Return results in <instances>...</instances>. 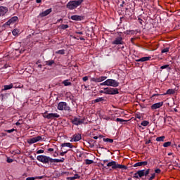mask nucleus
Wrapping results in <instances>:
<instances>
[{"mask_svg": "<svg viewBox=\"0 0 180 180\" xmlns=\"http://www.w3.org/2000/svg\"><path fill=\"white\" fill-rule=\"evenodd\" d=\"M82 2H84V0L70 1L67 4L66 6L68 9L72 11V9H77Z\"/></svg>", "mask_w": 180, "mask_h": 180, "instance_id": "obj_1", "label": "nucleus"}, {"mask_svg": "<svg viewBox=\"0 0 180 180\" xmlns=\"http://www.w3.org/2000/svg\"><path fill=\"white\" fill-rule=\"evenodd\" d=\"M106 167H112V169H127V167L123 165L118 164L116 161H111L106 165Z\"/></svg>", "mask_w": 180, "mask_h": 180, "instance_id": "obj_2", "label": "nucleus"}, {"mask_svg": "<svg viewBox=\"0 0 180 180\" xmlns=\"http://www.w3.org/2000/svg\"><path fill=\"white\" fill-rule=\"evenodd\" d=\"M37 160L43 164H51V158L46 155H38Z\"/></svg>", "mask_w": 180, "mask_h": 180, "instance_id": "obj_3", "label": "nucleus"}, {"mask_svg": "<svg viewBox=\"0 0 180 180\" xmlns=\"http://www.w3.org/2000/svg\"><path fill=\"white\" fill-rule=\"evenodd\" d=\"M58 110H68V112H71V108L68 106L65 102H60L58 104Z\"/></svg>", "mask_w": 180, "mask_h": 180, "instance_id": "obj_4", "label": "nucleus"}, {"mask_svg": "<svg viewBox=\"0 0 180 180\" xmlns=\"http://www.w3.org/2000/svg\"><path fill=\"white\" fill-rule=\"evenodd\" d=\"M104 91L105 95H117L119 94V89L110 87L104 88Z\"/></svg>", "mask_w": 180, "mask_h": 180, "instance_id": "obj_5", "label": "nucleus"}, {"mask_svg": "<svg viewBox=\"0 0 180 180\" xmlns=\"http://www.w3.org/2000/svg\"><path fill=\"white\" fill-rule=\"evenodd\" d=\"M46 113L47 111H46L42 116L43 117H44V119H48L49 120L53 119H58V117H60V115H58V113H49L48 115H46Z\"/></svg>", "mask_w": 180, "mask_h": 180, "instance_id": "obj_6", "label": "nucleus"}, {"mask_svg": "<svg viewBox=\"0 0 180 180\" xmlns=\"http://www.w3.org/2000/svg\"><path fill=\"white\" fill-rule=\"evenodd\" d=\"M71 122L72 124H75V126H79L81 124H84L85 122V118H78V117H74L73 119L71 120Z\"/></svg>", "mask_w": 180, "mask_h": 180, "instance_id": "obj_7", "label": "nucleus"}, {"mask_svg": "<svg viewBox=\"0 0 180 180\" xmlns=\"http://www.w3.org/2000/svg\"><path fill=\"white\" fill-rule=\"evenodd\" d=\"M107 86H113V88H117V86H119V82L112 79H108Z\"/></svg>", "mask_w": 180, "mask_h": 180, "instance_id": "obj_8", "label": "nucleus"}, {"mask_svg": "<svg viewBox=\"0 0 180 180\" xmlns=\"http://www.w3.org/2000/svg\"><path fill=\"white\" fill-rule=\"evenodd\" d=\"M139 179L143 178V176H147L150 174V169H148L146 171L145 169L139 170L137 172Z\"/></svg>", "mask_w": 180, "mask_h": 180, "instance_id": "obj_9", "label": "nucleus"}, {"mask_svg": "<svg viewBox=\"0 0 180 180\" xmlns=\"http://www.w3.org/2000/svg\"><path fill=\"white\" fill-rule=\"evenodd\" d=\"M112 44H116L120 45V44H124V41H123V37L120 35L119 37H117L112 42Z\"/></svg>", "mask_w": 180, "mask_h": 180, "instance_id": "obj_10", "label": "nucleus"}, {"mask_svg": "<svg viewBox=\"0 0 180 180\" xmlns=\"http://www.w3.org/2000/svg\"><path fill=\"white\" fill-rule=\"evenodd\" d=\"M108 78V77L106 76H101L100 77H93L91 79V81L93 82H102V81H105V79H106Z\"/></svg>", "mask_w": 180, "mask_h": 180, "instance_id": "obj_11", "label": "nucleus"}, {"mask_svg": "<svg viewBox=\"0 0 180 180\" xmlns=\"http://www.w3.org/2000/svg\"><path fill=\"white\" fill-rule=\"evenodd\" d=\"M41 140V136H39L37 137H34L32 139H30L27 141V143L29 144H34V143H37V141H40Z\"/></svg>", "mask_w": 180, "mask_h": 180, "instance_id": "obj_12", "label": "nucleus"}, {"mask_svg": "<svg viewBox=\"0 0 180 180\" xmlns=\"http://www.w3.org/2000/svg\"><path fill=\"white\" fill-rule=\"evenodd\" d=\"M81 139H82V136H81V134H75L73 135L72 139L70 140V141H79V140H81Z\"/></svg>", "mask_w": 180, "mask_h": 180, "instance_id": "obj_13", "label": "nucleus"}, {"mask_svg": "<svg viewBox=\"0 0 180 180\" xmlns=\"http://www.w3.org/2000/svg\"><path fill=\"white\" fill-rule=\"evenodd\" d=\"M163 105H164L163 102L156 103L152 105L151 109L152 110H155V109H160V108H161V106H162Z\"/></svg>", "mask_w": 180, "mask_h": 180, "instance_id": "obj_14", "label": "nucleus"}, {"mask_svg": "<svg viewBox=\"0 0 180 180\" xmlns=\"http://www.w3.org/2000/svg\"><path fill=\"white\" fill-rule=\"evenodd\" d=\"M51 12H53V10L51 8L47 9V10L44 11V12L40 13L39 16H41V18H44L45 16L50 15Z\"/></svg>", "mask_w": 180, "mask_h": 180, "instance_id": "obj_15", "label": "nucleus"}, {"mask_svg": "<svg viewBox=\"0 0 180 180\" xmlns=\"http://www.w3.org/2000/svg\"><path fill=\"white\" fill-rule=\"evenodd\" d=\"M18 19V18L17 16L12 17L9 20L6 22V25L7 26H10L11 25H12V23H15V22H17Z\"/></svg>", "mask_w": 180, "mask_h": 180, "instance_id": "obj_16", "label": "nucleus"}, {"mask_svg": "<svg viewBox=\"0 0 180 180\" xmlns=\"http://www.w3.org/2000/svg\"><path fill=\"white\" fill-rule=\"evenodd\" d=\"M147 164H148V162L147 161H143V162H136L134 165V167H146V165H147Z\"/></svg>", "mask_w": 180, "mask_h": 180, "instance_id": "obj_17", "label": "nucleus"}, {"mask_svg": "<svg viewBox=\"0 0 180 180\" xmlns=\"http://www.w3.org/2000/svg\"><path fill=\"white\" fill-rule=\"evenodd\" d=\"M8 12V7L0 6V16H4Z\"/></svg>", "mask_w": 180, "mask_h": 180, "instance_id": "obj_18", "label": "nucleus"}, {"mask_svg": "<svg viewBox=\"0 0 180 180\" xmlns=\"http://www.w3.org/2000/svg\"><path fill=\"white\" fill-rule=\"evenodd\" d=\"M149 60H151V57L150 56H148V57H143V58H141L138 60H136V61L137 63H144L146 61H148Z\"/></svg>", "mask_w": 180, "mask_h": 180, "instance_id": "obj_19", "label": "nucleus"}, {"mask_svg": "<svg viewBox=\"0 0 180 180\" xmlns=\"http://www.w3.org/2000/svg\"><path fill=\"white\" fill-rule=\"evenodd\" d=\"M70 19H72V20L79 21V20H82L83 18L81 15H73L70 17Z\"/></svg>", "mask_w": 180, "mask_h": 180, "instance_id": "obj_20", "label": "nucleus"}, {"mask_svg": "<svg viewBox=\"0 0 180 180\" xmlns=\"http://www.w3.org/2000/svg\"><path fill=\"white\" fill-rule=\"evenodd\" d=\"M65 161V158H62L60 159H53L51 158V164H53V162H64Z\"/></svg>", "mask_w": 180, "mask_h": 180, "instance_id": "obj_21", "label": "nucleus"}, {"mask_svg": "<svg viewBox=\"0 0 180 180\" xmlns=\"http://www.w3.org/2000/svg\"><path fill=\"white\" fill-rule=\"evenodd\" d=\"M61 147H69V148H73L74 146L71 143H64L61 144Z\"/></svg>", "mask_w": 180, "mask_h": 180, "instance_id": "obj_22", "label": "nucleus"}, {"mask_svg": "<svg viewBox=\"0 0 180 180\" xmlns=\"http://www.w3.org/2000/svg\"><path fill=\"white\" fill-rule=\"evenodd\" d=\"M175 94V90L172 89H169L164 95H174Z\"/></svg>", "mask_w": 180, "mask_h": 180, "instance_id": "obj_23", "label": "nucleus"}, {"mask_svg": "<svg viewBox=\"0 0 180 180\" xmlns=\"http://www.w3.org/2000/svg\"><path fill=\"white\" fill-rule=\"evenodd\" d=\"M62 84H63V85L65 86H71L72 84L68 80V79H65L64 80Z\"/></svg>", "mask_w": 180, "mask_h": 180, "instance_id": "obj_24", "label": "nucleus"}, {"mask_svg": "<svg viewBox=\"0 0 180 180\" xmlns=\"http://www.w3.org/2000/svg\"><path fill=\"white\" fill-rule=\"evenodd\" d=\"M13 88V84H11L9 85H5L4 86V91H8L9 89H12Z\"/></svg>", "mask_w": 180, "mask_h": 180, "instance_id": "obj_25", "label": "nucleus"}, {"mask_svg": "<svg viewBox=\"0 0 180 180\" xmlns=\"http://www.w3.org/2000/svg\"><path fill=\"white\" fill-rule=\"evenodd\" d=\"M103 101H105V98H103V97H100L94 100V103H98V102H103Z\"/></svg>", "mask_w": 180, "mask_h": 180, "instance_id": "obj_26", "label": "nucleus"}, {"mask_svg": "<svg viewBox=\"0 0 180 180\" xmlns=\"http://www.w3.org/2000/svg\"><path fill=\"white\" fill-rule=\"evenodd\" d=\"M85 163L86 165H91V164H94V160H89V159H86Z\"/></svg>", "mask_w": 180, "mask_h": 180, "instance_id": "obj_27", "label": "nucleus"}, {"mask_svg": "<svg viewBox=\"0 0 180 180\" xmlns=\"http://www.w3.org/2000/svg\"><path fill=\"white\" fill-rule=\"evenodd\" d=\"M103 140V141H105V143H113V139H109V138L105 139L104 138Z\"/></svg>", "mask_w": 180, "mask_h": 180, "instance_id": "obj_28", "label": "nucleus"}, {"mask_svg": "<svg viewBox=\"0 0 180 180\" xmlns=\"http://www.w3.org/2000/svg\"><path fill=\"white\" fill-rule=\"evenodd\" d=\"M141 126H148L150 124V122L147 121V120H144L141 123Z\"/></svg>", "mask_w": 180, "mask_h": 180, "instance_id": "obj_29", "label": "nucleus"}, {"mask_svg": "<svg viewBox=\"0 0 180 180\" xmlns=\"http://www.w3.org/2000/svg\"><path fill=\"white\" fill-rule=\"evenodd\" d=\"M56 54L64 55V54H65V50L61 49V50L57 51L56 52Z\"/></svg>", "mask_w": 180, "mask_h": 180, "instance_id": "obj_30", "label": "nucleus"}, {"mask_svg": "<svg viewBox=\"0 0 180 180\" xmlns=\"http://www.w3.org/2000/svg\"><path fill=\"white\" fill-rule=\"evenodd\" d=\"M165 139V136H160L156 138V141H164V139Z\"/></svg>", "mask_w": 180, "mask_h": 180, "instance_id": "obj_31", "label": "nucleus"}, {"mask_svg": "<svg viewBox=\"0 0 180 180\" xmlns=\"http://www.w3.org/2000/svg\"><path fill=\"white\" fill-rule=\"evenodd\" d=\"M165 68H168L169 70H171L169 65H165L160 67V70H165Z\"/></svg>", "mask_w": 180, "mask_h": 180, "instance_id": "obj_32", "label": "nucleus"}, {"mask_svg": "<svg viewBox=\"0 0 180 180\" xmlns=\"http://www.w3.org/2000/svg\"><path fill=\"white\" fill-rule=\"evenodd\" d=\"M18 130L15 129H7L6 130V133H13V131H17Z\"/></svg>", "mask_w": 180, "mask_h": 180, "instance_id": "obj_33", "label": "nucleus"}, {"mask_svg": "<svg viewBox=\"0 0 180 180\" xmlns=\"http://www.w3.org/2000/svg\"><path fill=\"white\" fill-rule=\"evenodd\" d=\"M46 65L51 66L52 64H54V60H48L46 63Z\"/></svg>", "mask_w": 180, "mask_h": 180, "instance_id": "obj_34", "label": "nucleus"}, {"mask_svg": "<svg viewBox=\"0 0 180 180\" xmlns=\"http://www.w3.org/2000/svg\"><path fill=\"white\" fill-rule=\"evenodd\" d=\"M168 51H169V48H165L164 49H162V50L161 51V53H168Z\"/></svg>", "mask_w": 180, "mask_h": 180, "instance_id": "obj_35", "label": "nucleus"}, {"mask_svg": "<svg viewBox=\"0 0 180 180\" xmlns=\"http://www.w3.org/2000/svg\"><path fill=\"white\" fill-rule=\"evenodd\" d=\"M69 26L68 25H62L60 28L63 29V30H65V29H68Z\"/></svg>", "mask_w": 180, "mask_h": 180, "instance_id": "obj_36", "label": "nucleus"}, {"mask_svg": "<svg viewBox=\"0 0 180 180\" xmlns=\"http://www.w3.org/2000/svg\"><path fill=\"white\" fill-rule=\"evenodd\" d=\"M169 146H171V142H170V141L165 142V143L163 144V147H169Z\"/></svg>", "mask_w": 180, "mask_h": 180, "instance_id": "obj_37", "label": "nucleus"}, {"mask_svg": "<svg viewBox=\"0 0 180 180\" xmlns=\"http://www.w3.org/2000/svg\"><path fill=\"white\" fill-rule=\"evenodd\" d=\"M13 36H16V34H18L19 33V31L17 29H15L13 30L12 32Z\"/></svg>", "mask_w": 180, "mask_h": 180, "instance_id": "obj_38", "label": "nucleus"}, {"mask_svg": "<svg viewBox=\"0 0 180 180\" xmlns=\"http://www.w3.org/2000/svg\"><path fill=\"white\" fill-rule=\"evenodd\" d=\"M115 121L117 122H120V123H123V122H127L126 120H123V119H121V118H117L115 120Z\"/></svg>", "mask_w": 180, "mask_h": 180, "instance_id": "obj_39", "label": "nucleus"}, {"mask_svg": "<svg viewBox=\"0 0 180 180\" xmlns=\"http://www.w3.org/2000/svg\"><path fill=\"white\" fill-rule=\"evenodd\" d=\"M100 85H101V86H108V82H107V80H105V81L103 82V83H101Z\"/></svg>", "mask_w": 180, "mask_h": 180, "instance_id": "obj_40", "label": "nucleus"}, {"mask_svg": "<svg viewBox=\"0 0 180 180\" xmlns=\"http://www.w3.org/2000/svg\"><path fill=\"white\" fill-rule=\"evenodd\" d=\"M153 178H155V173L151 174V176L148 178V180H153Z\"/></svg>", "mask_w": 180, "mask_h": 180, "instance_id": "obj_41", "label": "nucleus"}, {"mask_svg": "<svg viewBox=\"0 0 180 180\" xmlns=\"http://www.w3.org/2000/svg\"><path fill=\"white\" fill-rule=\"evenodd\" d=\"M133 178H136L137 179H140V177H139V174H137V172L134 174Z\"/></svg>", "mask_w": 180, "mask_h": 180, "instance_id": "obj_42", "label": "nucleus"}, {"mask_svg": "<svg viewBox=\"0 0 180 180\" xmlns=\"http://www.w3.org/2000/svg\"><path fill=\"white\" fill-rule=\"evenodd\" d=\"M43 153H44V150H39L37 151V154H43Z\"/></svg>", "mask_w": 180, "mask_h": 180, "instance_id": "obj_43", "label": "nucleus"}, {"mask_svg": "<svg viewBox=\"0 0 180 180\" xmlns=\"http://www.w3.org/2000/svg\"><path fill=\"white\" fill-rule=\"evenodd\" d=\"M7 162H8V164H11V162H13V159L11 158H7Z\"/></svg>", "mask_w": 180, "mask_h": 180, "instance_id": "obj_44", "label": "nucleus"}, {"mask_svg": "<svg viewBox=\"0 0 180 180\" xmlns=\"http://www.w3.org/2000/svg\"><path fill=\"white\" fill-rule=\"evenodd\" d=\"M67 153H68V150H65V151L61 152V153H60V155H61L62 157H63V155H64L65 154H67Z\"/></svg>", "mask_w": 180, "mask_h": 180, "instance_id": "obj_45", "label": "nucleus"}, {"mask_svg": "<svg viewBox=\"0 0 180 180\" xmlns=\"http://www.w3.org/2000/svg\"><path fill=\"white\" fill-rule=\"evenodd\" d=\"M75 179H79L80 176L78 174H75L74 175Z\"/></svg>", "mask_w": 180, "mask_h": 180, "instance_id": "obj_46", "label": "nucleus"}, {"mask_svg": "<svg viewBox=\"0 0 180 180\" xmlns=\"http://www.w3.org/2000/svg\"><path fill=\"white\" fill-rule=\"evenodd\" d=\"M43 178H44V176H35V179H43Z\"/></svg>", "mask_w": 180, "mask_h": 180, "instance_id": "obj_47", "label": "nucleus"}, {"mask_svg": "<svg viewBox=\"0 0 180 180\" xmlns=\"http://www.w3.org/2000/svg\"><path fill=\"white\" fill-rule=\"evenodd\" d=\"M155 172L156 174H160V173L161 172V169H156L155 170Z\"/></svg>", "mask_w": 180, "mask_h": 180, "instance_id": "obj_48", "label": "nucleus"}, {"mask_svg": "<svg viewBox=\"0 0 180 180\" xmlns=\"http://www.w3.org/2000/svg\"><path fill=\"white\" fill-rule=\"evenodd\" d=\"M36 179V177H27L26 180H34Z\"/></svg>", "mask_w": 180, "mask_h": 180, "instance_id": "obj_49", "label": "nucleus"}, {"mask_svg": "<svg viewBox=\"0 0 180 180\" xmlns=\"http://www.w3.org/2000/svg\"><path fill=\"white\" fill-rule=\"evenodd\" d=\"M82 79L84 82H86V81H88V76L84 77Z\"/></svg>", "mask_w": 180, "mask_h": 180, "instance_id": "obj_50", "label": "nucleus"}, {"mask_svg": "<svg viewBox=\"0 0 180 180\" xmlns=\"http://www.w3.org/2000/svg\"><path fill=\"white\" fill-rule=\"evenodd\" d=\"M138 20H139L140 25H143V19L139 18H138Z\"/></svg>", "mask_w": 180, "mask_h": 180, "instance_id": "obj_51", "label": "nucleus"}, {"mask_svg": "<svg viewBox=\"0 0 180 180\" xmlns=\"http://www.w3.org/2000/svg\"><path fill=\"white\" fill-rule=\"evenodd\" d=\"M67 179H68V180H75V178L74 176H72V177H67Z\"/></svg>", "mask_w": 180, "mask_h": 180, "instance_id": "obj_52", "label": "nucleus"}, {"mask_svg": "<svg viewBox=\"0 0 180 180\" xmlns=\"http://www.w3.org/2000/svg\"><path fill=\"white\" fill-rule=\"evenodd\" d=\"M105 162H103L101 163V167H103V168H106V166H105Z\"/></svg>", "mask_w": 180, "mask_h": 180, "instance_id": "obj_53", "label": "nucleus"}, {"mask_svg": "<svg viewBox=\"0 0 180 180\" xmlns=\"http://www.w3.org/2000/svg\"><path fill=\"white\" fill-rule=\"evenodd\" d=\"M68 172H63L62 173H61V174L62 175H68Z\"/></svg>", "mask_w": 180, "mask_h": 180, "instance_id": "obj_54", "label": "nucleus"}, {"mask_svg": "<svg viewBox=\"0 0 180 180\" xmlns=\"http://www.w3.org/2000/svg\"><path fill=\"white\" fill-rule=\"evenodd\" d=\"M131 32V34H133V33H134V30H131V31H127V34H130V32Z\"/></svg>", "mask_w": 180, "mask_h": 180, "instance_id": "obj_55", "label": "nucleus"}, {"mask_svg": "<svg viewBox=\"0 0 180 180\" xmlns=\"http://www.w3.org/2000/svg\"><path fill=\"white\" fill-rule=\"evenodd\" d=\"M76 34H84V32H76Z\"/></svg>", "mask_w": 180, "mask_h": 180, "instance_id": "obj_56", "label": "nucleus"}, {"mask_svg": "<svg viewBox=\"0 0 180 180\" xmlns=\"http://www.w3.org/2000/svg\"><path fill=\"white\" fill-rule=\"evenodd\" d=\"M48 151L52 152V151H54V149H53V148H49L48 149Z\"/></svg>", "mask_w": 180, "mask_h": 180, "instance_id": "obj_57", "label": "nucleus"}, {"mask_svg": "<svg viewBox=\"0 0 180 180\" xmlns=\"http://www.w3.org/2000/svg\"><path fill=\"white\" fill-rule=\"evenodd\" d=\"M59 22H63V18L57 20L56 23H59Z\"/></svg>", "mask_w": 180, "mask_h": 180, "instance_id": "obj_58", "label": "nucleus"}, {"mask_svg": "<svg viewBox=\"0 0 180 180\" xmlns=\"http://www.w3.org/2000/svg\"><path fill=\"white\" fill-rule=\"evenodd\" d=\"M93 139H94V140H98V139H99V136H94Z\"/></svg>", "mask_w": 180, "mask_h": 180, "instance_id": "obj_59", "label": "nucleus"}, {"mask_svg": "<svg viewBox=\"0 0 180 180\" xmlns=\"http://www.w3.org/2000/svg\"><path fill=\"white\" fill-rule=\"evenodd\" d=\"M15 125H16V126H20V122H17L15 123Z\"/></svg>", "mask_w": 180, "mask_h": 180, "instance_id": "obj_60", "label": "nucleus"}, {"mask_svg": "<svg viewBox=\"0 0 180 180\" xmlns=\"http://www.w3.org/2000/svg\"><path fill=\"white\" fill-rule=\"evenodd\" d=\"M36 2H37V4H40V3H41V0H36Z\"/></svg>", "mask_w": 180, "mask_h": 180, "instance_id": "obj_61", "label": "nucleus"}, {"mask_svg": "<svg viewBox=\"0 0 180 180\" xmlns=\"http://www.w3.org/2000/svg\"><path fill=\"white\" fill-rule=\"evenodd\" d=\"M152 96H153H153H160V94H153Z\"/></svg>", "mask_w": 180, "mask_h": 180, "instance_id": "obj_62", "label": "nucleus"}, {"mask_svg": "<svg viewBox=\"0 0 180 180\" xmlns=\"http://www.w3.org/2000/svg\"><path fill=\"white\" fill-rule=\"evenodd\" d=\"M79 40H82V41H84V40H85V38H84V37H81L79 38Z\"/></svg>", "mask_w": 180, "mask_h": 180, "instance_id": "obj_63", "label": "nucleus"}, {"mask_svg": "<svg viewBox=\"0 0 180 180\" xmlns=\"http://www.w3.org/2000/svg\"><path fill=\"white\" fill-rule=\"evenodd\" d=\"M42 67H43V65H41V64L38 65L39 68H41Z\"/></svg>", "mask_w": 180, "mask_h": 180, "instance_id": "obj_64", "label": "nucleus"}]
</instances>
